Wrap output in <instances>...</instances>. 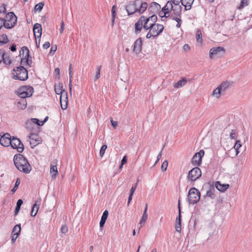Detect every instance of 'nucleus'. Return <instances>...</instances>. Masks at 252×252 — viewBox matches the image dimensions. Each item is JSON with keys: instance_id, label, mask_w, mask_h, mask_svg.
Here are the masks:
<instances>
[{"instance_id": "1", "label": "nucleus", "mask_w": 252, "mask_h": 252, "mask_svg": "<svg viewBox=\"0 0 252 252\" xmlns=\"http://www.w3.org/2000/svg\"><path fill=\"white\" fill-rule=\"evenodd\" d=\"M23 55L25 53V55L21 60V64L18 67H14L12 71V78L14 80H19L20 81H26L28 78V70L24 67V65H28L31 66L32 63V57L30 56V51L29 49L23 46L21 49Z\"/></svg>"}, {"instance_id": "2", "label": "nucleus", "mask_w": 252, "mask_h": 252, "mask_svg": "<svg viewBox=\"0 0 252 252\" xmlns=\"http://www.w3.org/2000/svg\"><path fill=\"white\" fill-rule=\"evenodd\" d=\"M157 19L158 17L155 14L152 15L147 17L146 21L144 24V30L146 31L150 30L155 37L159 35L164 30V26L162 25L156 24Z\"/></svg>"}, {"instance_id": "3", "label": "nucleus", "mask_w": 252, "mask_h": 252, "mask_svg": "<svg viewBox=\"0 0 252 252\" xmlns=\"http://www.w3.org/2000/svg\"><path fill=\"white\" fill-rule=\"evenodd\" d=\"M13 161L16 168L25 173H29L32 170V166L26 158L20 154L14 156Z\"/></svg>"}, {"instance_id": "4", "label": "nucleus", "mask_w": 252, "mask_h": 252, "mask_svg": "<svg viewBox=\"0 0 252 252\" xmlns=\"http://www.w3.org/2000/svg\"><path fill=\"white\" fill-rule=\"evenodd\" d=\"M147 7V2H142L141 0H135L134 1H130L126 9L128 15H132L137 12L139 14L143 13Z\"/></svg>"}, {"instance_id": "5", "label": "nucleus", "mask_w": 252, "mask_h": 252, "mask_svg": "<svg viewBox=\"0 0 252 252\" xmlns=\"http://www.w3.org/2000/svg\"><path fill=\"white\" fill-rule=\"evenodd\" d=\"M232 84L230 81L222 82L212 93V95L215 96L217 98L220 97L221 94H223L225 92L230 88Z\"/></svg>"}, {"instance_id": "6", "label": "nucleus", "mask_w": 252, "mask_h": 252, "mask_svg": "<svg viewBox=\"0 0 252 252\" xmlns=\"http://www.w3.org/2000/svg\"><path fill=\"white\" fill-rule=\"evenodd\" d=\"M200 192L195 188H191L188 192V200L189 204L197 203L200 199Z\"/></svg>"}, {"instance_id": "7", "label": "nucleus", "mask_w": 252, "mask_h": 252, "mask_svg": "<svg viewBox=\"0 0 252 252\" xmlns=\"http://www.w3.org/2000/svg\"><path fill=\"white\" fill-rule=\"evenodd\" d=\"M16 93L19 97L26 98L32 95L33 88L30 86H23L20 87Z\"/></svg>"}, {"instance_id": "8", "label": "nucleus", "mask_w": 252, "mask_h": 252, "mask_svg": "<svg viewBox=\"0 0 252 252\" xmlns=\"http://www.w3.org/2000/svg\"><path fill=\"white\" fill-rule=\"evenodd\" d=\"M17 18L13 12H10L6 14L5 19H4L6 24L5 28L10 29L14 27L17 23Z\"/></svg>"}, {"instance_id": "9", "label": "nucleus", "mask_w": 252, "mask_h": 252, "mask_svg": "<svg viewBox=\"0 0 252 252\" xmlns=\"http://www.w3.org/2000/svg\"><path fill=\"white\" fill-rule=\"evenodd\" d=\"M201 176V171L199 168L195 167L189 171L188 178L193 182L196 181Z\"/></svg>"}, {"instance_id": "10", "label": "nucleus", "mask_w": 252, "mask_h": 252, "mask_svg": "<svg viewBox=\"0 0 252 252\" xmlns=\"http://www.w3.org/2000/svg\"><path fill=\"white\" fill-rule=\"evenodd\" d=\"M10 146L13 149H16L19 153H22L24 149V145L22 142L15 137H11Z\"/></svg>"}, {"instance_id": "11", "label": "nucleus", "mask_w": 252, "mask_h": 252, "mask_svg": "<svg viewBox=\"0 0 252 252\" xmlns=\"http://www.w3.org/2000/svg\"><path fill=\"white\" fill-rule=\"evenodd\" d=\"M147 17L142 16L138 19V21L135 24V33L139 34L142 28L144 29V24L146 21Z\"/></svg>"}, {"instance_id": "12", "label": "nucleus", "mask_w": 252, "mask_h": 252, "mask_svg": "<svg viewBox=\"0 0 252 252\" xmlns=\"http://www.w3.org/2000/svg\"><path fill=\"white\" fill-rule=\"evenodd\" d=\"M204 155V151L203 150H200L199 152H197L194 154L192 159L191 163L193 165H199L202 161V157Z\"/></svg>"}, {"instance_id": "13", "label": "nucleus", "mask_w": 252, "mask_h": 252, "mask_svg": "<svg viewBox=\"0 0 252 252\" xmlns=\"http://www.w3.org/2000/svg\"><path fill=\"white\" fill-rule=\"evenodd\" d=\"M225 50L223 47H213L211 49L209 52V56L211 59H213L214 56L220 57L222 56V53H224Z\"/></svg>"}, {"instance_id": "14", "label": "nucleus", "mask_w": 252, "mask_h": 252, "mask_svg": "<svg viewBox=\"0 0 252 252\" xmlns=\"http://www.w3.org/2000/svg\"><path fill=\"white\" fill-rule=\"evenodd\" d=\"M11 136L10 134L6 133L2 136L0 139V144L4 147H8L10 145Z\"/></svg>"}, {"instance_id": "15", "label": "nucleus", "mask_w": 252, "mask_h": 252, "mask_svg": "<svg viewBox=\"0 0 252 252\" xmlns=\"http://www.w3.org/2000/svg\"><path fill=\"white\" fill-rule=\"evenodd\" d=\"M39 122V120L36 118H32L27 121L25 123V127L26 129L32 131L36 126L35 124Z\"/></svg>"}, {"instance_id": "16", "label": "nucleus", "mask_w": 252, "mask_h": 252, "mask_svg": "<svg viewBox=\"0 0 252 252\" xmlns=\"http://www.w3.org/2000/svg\"><path fill=\"white\" fill-rule=\"evenodd\" d=\"M67 92H63V94H62L60 96V103L61 108L63 110H65L67 107Z\"/></svg>"}, {"instance_id": "17", "label": "nucleus", "mask_w": 252, "mask_h": 252, "mask_svg": "<svg viewBox=\"0 0 252 252\" xmlns=\"http://www.w3.org/2000/svg\"><path fill=\"white\" fill-rule=\"evenodd\" d=\"M142 40L141 37H139L134 42L133 51L136 54H138L142 49Z\"/></svg>"}, {"instance_id": "18", "label": "nucleus", "mask_w": 252, "mask_h": 252, "mask_svg": "<svg viewBox=\"0 0 252 252\" xmlns=\"http://www.w3.org/2000/svg\"><path fill=\"white\" fill-rule=\"evenodd\" d=\"M58 160L55 159L52 160L50 164V173L52 174V178H56L57 174L58 173V170L57 165Z\"/></svg>"}, {"instance_id": "19", "label": "nucleus", "mask_w": 252, "mask_h": 252, "mask_svg": "<svg viewBox=\"0 0 252 252\" xmlns=\"http://www.w3.org/2000/svg\"><path fill=\"white\" fill-rule=\"evenodd\" d=\"M33 31L35 38H41L42 34V27L40 24L36 23L34 25Z\"/></svg>"}, {"instance_id": "20", "label": "nucleus", "mask_w": 252, "mask_h": 252, "mask_svg": "<svg viewBox=\"0 0 252 252\" xmlns=\"http://www.w3.org/2000/svg\"><path fill=\"white\" fill-rule=\"evenodd\" d=\"M160 8V5L156 2L151 3L150 6L148 8V11L150 14L152 15L155 14Z\"/></svg>"}, {"instance_id": "21", "label": "nucleus", "mask_w": 252, "mask_h": 252, "mask_svg": "<svg viewBox=\"0 0 252 252\" xmlns=\"http://www.w3.org/2000/svg\"><path fill=\"white\" fill-rule=\"evenodd\" d=\"M16 104L18 108L21 110L25 109L27 107V100L26 98H21L16 100Z\"/></svg>"}, {"instance_id": "22", "label": "nucleus", "mask_w": 252, "mask_h": 252, "mask_svg": "<svg viewBox=\"0 0 252 252\" xmlns=\"http://www.w3.org/2000/svg\"><path fill=\"white\" fill-rule=\"evenodd\" d=\"M182 4L185 6L186 10H189L191 9V5L194 0H180Z\"/></svg>"}, {"instance_id": "23", "label": "nucleus", "mask_w": 252, "mask_h": 252, "mask_svg": "<svg viewBox=\"0 0 252 252\" xmlns=\"http://www.w3.org/2000/svg\"><path fill=\"white\" fill-rule=\"evenodd\" d=\"M108 211L107 210L104 211L101 218V220L99 222V226L100 228H102L106 222L107 218L108 216Z\"/></svg>"}, {"instance_id": "24", "label": "nucleus", "mask_w": 252, "mask_h": 252, "mask_svg": "<svg viewBox=\"0 0 252 252\" xmlns=\"http://www.w3.org/2000/svg\"><path fill=\"white\" fill-rule=\"evenodd\" d=\"M39 205L40 202L38 201H36L35 203L33 204L31 213V215L32 217H34L36 216L39 209Z\"/></svg>"}, {"instance_id": "25", "label": "nucleus", "mask_w": 252, "mask_h": 252, "mask_svg": "<svg viewBox=\"0 0 252 252\" xmlns=\"http://www.w3.org/2000/svg\"><path fill=\"white\" fill-rule=\"evenodd\" d=\"M187 82V80L186 78L183 77L182 79L177 83H175L174 87L176 88H180L184 86Z\"/></svg>"}, {"instance_id": "26", "label": "nucleus", "mask_w": 252, "mask_h": 252, "mask_svg": "<svg viewBox=\"0 0 252 252\" xmlns=\"http://www.w3.org/2000/svg\"><path fill=\"white\" fill-rule=\"evenodd\" d=\"M21 230V228L20 224L15 225L12 229V235H16V237H18L20 235Z\"/></svg>"}, {"instance_id": "27", "label": "nucleus", "mask_w": 252, "mask_h": 252, "mask_svg": "<svg viewBox=\"0 0 252 252\" xmlns=\"http://www.w3.org/2000/svg\"><path fill=\"white\" fill-rule=\"evenodd\" d=\"M55 91L57 94H63V92H66L63 89V84L59 83L58 86H55Z\"/></svg>"}, {"instance_id": "28", "label": "nucleus", "mask_w": 252, "mask_h": 252, "mask_svg": "<svg viewBox=\"0 0 252 252\" xmlns=\"http://www.w3.org/2000/svg\"><path fill=\"white\" fill-rule=\"evenodd\" d=\"M215 189L214 188L210 189L208 190L206 194V197H209L211 199H215L216 195L215 194Z\"/></svg>"}, {"instance_id": "29", "label": "nucleus", "mask_w": 252, "mask_h": 252, "mask_svg": "<svg viewBox=\"0 0 252 252\" xmlns=\"http://www.w3.org/2000/svg\"><path fill=\"white\" fill-rule=\"evenodd\" d=\"M172 10L176 16H180L181 14L182 7L180 5L175 6V7L172 9Z\"/></svg>"}, {"instance_id": "30", "label": "nucleus", "mask_w": 252, "mask_h": 252, "mask_svg": "<svg viewBox=\"0 0 252 252\" xmlns=\"http://www.w3.org/2000/svg\"><path fill=\"white\" fill-rule=\"evenodd\" d=\"M23 200L21 199H19L16 203V206L15 210V213L14 215L15 216L17 215L18 213L19 212V211L20 210L21 206L22 204H23Z\"/></svg>"}, {"instance_id": "31", "label": "nucleus", "mask_w": 252, "mask_h": 252, "mask_svg": "<svg viewBox=\"0 0 252 252\" xmlns=\"http://www.w3.org/2000/svg\"><path fill=\"white\" fill-rule=\"evenodd\" d=\"M9 41L6 34H2L0 35V45L7 43Z\"/></svg>"}, {"instance_id": "32", "label": "nucleus", "mask_w": 252, "mask_h": 252, "mask_svg": "<svg viewBox=\"0 0 252 252\" xmlns=\"http://www.w3.org/2000/svg\"><path fill=\"white\" fill-rule=\"evenodd\" d=\"M196 41L199 43H201L202 42V32L201 30H197L196 32Z\"/></svg>"}, {"instance_id": "33", "label": "nucleus", "mask_w": 252, "mask_h": 252, "mask_svg": "<svg viewBox=\"0 0 252 252\" xmlns=\"http://www.w3.org/2000/svg\"><path fill=\"white\" fill-rule=\"evenodd\" d=\"M44 3L43 2H40L37 4H36L34 8V10L35 12L36 11H41L43 9Z\"/></svg>"}, {"instance_id": "34", "label": "nucleus", "mask_w": 252, "mask_h": 252, "mask_svg": "<svg viewBox=\"0 0 252 252\" xmlns=\"http://www.w3.org/2000/svg\"><path fill=\"white\" fill-rule=\"evenodd\" d=\"M173 2L171 1V0L168 1L166 4L162 8V10H165L166 9L168 10H172L173 8Z\"/></svg>"}, {"instance_id": "35", "label": "nucleus", "mask_w": 252, "mask_h": 252, "mask_svg": "<svg viewBox=\"0 0 252 252\" xmlns=\"http://www.w3.org/2000/svg\"><path fill=\"white\" fill-rule=\"evenodd\" d=\"M5 57H4L2 62L6 65H10L11 63V60L7 53H5Z\"/></svg>"}, {"instance_id": "36", "label": "nucleus", "mask_w": 252, "mask_h": 252, "mask_svg": "<svg viewBox=\"0 0 252 252\" xmlns=\"http://www.w3.org/2000/svg\"><path fill=\"white\" fill-rule=\"evenodd\" d=\"M218 184H219V182H217L216 183V187L219 190L221 191H225V190H226L228 188V187L229 186L228 184H226V185H223L222 188H219Z\"/></svg>"}, {"instance_id": "37", "label": "nucleus", "mask_w": 252, "mask_h": 252, "mask_svg": "<svg viewBox=\"0 0 252 252\" xmlns=\"http://www.w3.org/2000/svg\"><path fill=\"white\" fill-rule=\"evenodd\" d=\"M178 208L179 211V216L176 218V223H180L181 224V208H180V199L178 201Z\"/></svg>"}, {"instance_id": "38", "label": "nucleus", "mask_w": 252, "mask_h": 252, "mask_svg": "<svg viewBox=\"0 0 252 252\" xmlns=\"http://www.w3.org/2000/svg\"><path fill=\"white\" fill-rule=\"evenodd\" d=\"M242 145L241 144V142L240 140H237L236 143L234 146V148L236 150V155H238L239 153V149L241 147Z\"/></svg>"}, {"instance_id": "39", "label": "nucleus", "mask_w": 252, "mask_h": 252, "mask_svg": "<svg viewBox=\"0 0 252 252\" xmlns=\"http://www.w3.org/2000/svg\"><path fill=\"white\" fill-rule=\"evenodd\" d=\"M148 219V214L146 212H143V214L142 216V217L140 219V222L139 223V224H141L142 223H145Z\"/></svg>"}, {"instance_id": "40", "label": "nucleus", "mask_w": 252, "mask_h": 252, "mask_svg": "<svg viewBox=\"0 0 252 252\" xmlns=\"http://www.w3.org/2000/svg\"><path fill=\"white\" fill-rule=\"evenodd\" d=\"M20 184V180L19 178H17L16 181L15 186H14V188L12 189L11 190V192H12V193H14L16 191Z\"/></svg>"}, {"instance_id": "41", "label": "nucleus", "mask_w": 252, "mask_h": 252, "mask_svg": "<svg viewBox=\"0 0 252 252\" xmlns=\"http://www.w3.org/2000/svg\"><path fill=\"white\" fill-rule=\"evenodd\" d=\"M107 148V146L106 145H103L101 146L99 152V155L101 157H102L103 156Z\"/></svg>"}, {"instance_id": "42", "label": "nucleus", "mask_w": 252, "mask_h": 252, "mask_svg": "<svg viewBox=\"0 0 252 252\" xmlns=\"http://www.w3.org/2000/svg\"><path fill=\"white\" fill-rule=\"evenodd\" d=\"M248 4L249 3L248 0H242V1H241L240 5L239 6V9H241L243 8L245 6H247Z\"/></svg>"}, {"instance_id": "43", "label": "nucleus", "mask_w": 252, "mask_h": 252, "mask_svg": "<svg viewBox=\"0 0 252 252\" xmlns=\"http://www.w3.org/2000/svg\"><path fill=\"white\" fill-rule=\"evenodd\" d=\"M69 90L70 92V93H71V90H72V70L69 71Z\"/></svg>"}, {"instance_id": "44", "label": "nucleus", "mask_w": 252, "mask_h": 252, "mask_svg": "<svg viewBox=\"0 0 252 252\" xmlns=\"http://www.w3.org/2000/svg\"><path fill=\"white\" fill-rule=\"evenodd\" d=\"M162 11L163 12V16H161V18H166L169 16L170 11H171L170 10L166 9L165 10H163L162 9Z\"/></svg>"}, {"instance_id": "45", "label": "nucleus", "mask_w": 252, "mask_h": 252, "mask_svg": "<svg viewBox=\"0 0 252 252\" xmlns=\"http://www.w3.org/2000/svg\"><path fill=\"white\" fill-rule=\"evenodd\" d=\"M138 182V180H137V182L135 184H134L132 185V186L130 190L129 194H133L135 189H136Z\"/></svg>"}, {"instance_id": "46", "label": "nucleus", "mask_w": 252, "mask_h": 252, "mask_svg": "<svg viewBox=\"0 0 252 252\" xmlns=\"http://www.w3.org/2000/svg\"><path fill=\"white\" fill-rule=\"evenodd\" d=\"M168 166V162L167 160H165L162 164L161 166V169L162 171H165L167 169V167Z\"/></svg>"}, {"instance_id": "47", "label": "nucleus", "mask_w": 252, "mask_h": 252, "mask_svg": "<svg viewBox=\"0 0 252 252\" xmlns=\"http://www.w3.org/2000/svg\"><path fill=\"white\" fill-rule=\"evenodd\" d=\"M37 137V135L35 134L31 133L30 135L29 136V138L31 140H35V142H37V143H36V144H37L39 143L38 140L36 139V138ZM35 144V143H34Z\"/></svg>"}, {"instance_id": "48", "label": "nucleus", "mask_w": 252, "mask_h": 252, "mask_svg": "<svg viewBox=\"0 0 252 252\" xmlns=\"http://www.w3.org/2000/svg\"><path fill=\"white\" fill-rule=\"evenodd\" d=\"M61 231L62 233L65 234L68 231V227L66 225H63L61 228Z\"/></svg>"}, {"instance_id": "49", "label": "nucleus", "mask_w": 252, "mask_h": 252, "mask_svg": "<svg viewBox=\"0 0 252 252\" xmlns=\"http://www.w3.org/2000/svg\"><path fill=\"white\" fill-rule=\"evenodd\" d=\"M111 12H112V23H113L114 22L115 18V16H116V14H115V5H113L112 6V9H111Z\"/></svg>"}, {"instance_id": "50", "label": "nucleus", "mask_w": 252, "mask_h": 252, "mask_svg": "<svg viewBox=\"0 0 252 252\" xmlns=\"http://www.w3.org/2000/svg\"><path fill=\"white\" fill-rule=\"evenodd\" d=\"M101 68V65L98 66L97 68V71L95 76V80L98 79L100 77V72Z\"/></svg>"}, {"instance_id": "51", "label": "nucleus", "mask_w": 252, "mask_h": 252, "mask_svg": "<svg viewBox=\"0 0 252 252\" xmlns=\"http://www.w3.org/2000/svg\"><path fill=\"white\" fill-rule=\"evenodd\" d=\"M57 49V45H53L51 47L50 53L51 55H53Z\"/></svg>"}, {"instance_id": "52", "label": "nucleus", "mask_w": 252, "mask_h": 252, "mask_svg": "<svg viewBox=\"0 0 252 252\" xmlns=\"http://www.w3.org/2000/svg\"><path fill=\"white\" fill-rule=\"evenodd\" d=\"M173 19L175 20L177 22V24L176 25V27L177 28H180V27H181V23L182 22L181 19H179V18H178L177 17H175V18L173 17Z\"/></svg>"}, {"instance_id": "53", "label": "nucleus", "mask_w": 252, "mask_h": 252, "mask_svg": "<svg viewBox=\"0 0 252 252\" xmlns=\"http://www.w3.org/2000/svg\"><path fill=\"white\" fill-rule=\"evenodd\" d=\"M4 57H5L4 51L2 50H0V63L3 61Z\"/></svg>"}, {"instance_id": "54", "label": "nucleus", "mask_w": 252, "mask_h": 252, "mask_svg": "<svg viewBox=\"0 0 252 252\" xmlns=\"http://www.w3.org/2000/svg\"><path fill=\"white\" fill-rule=\"evenodd\" d=\"M55 73L56 74V77L59 78L60 75V68L59 67H57L55 69Z\"/></svg>"}, {"instance_id": "55", "label": "nucleus", "mask_w": 252, "mask_h": 252, "mask_svg": "<svg viewBox=\"0 0 252 252\" xmlns=\"http://www.w3.org/2000/svg\"><path fill=\"white\" fill-rule=\"evenodd\" d=\"M175 228H176V230L177 232H180L181 231V224H180V223L176 224Z\"/></svg>"}, {"instance_id": "56", "label": "nucleus", "mask_w": 252, "mask_h": 252, "mask_svg": "<svg viewBox=\"0 0 252 252\" xmlns=\"http://www.w3.org/2000/svg\"><path fill=\"white\" fill-rule=\"evenodd\" d=\"M235 131L234 130L232 129L231 130V132L230 133V138L231 139H235Z\"/></svg>"}, {"instance_id": "57", "label": "nucleus", "mask_w": 252, "mask_h": 252, "mask_svg": "<svg viewBox=\"0 0 252 252\" xmlns=\"http://www.w3.org/2000/svg\"><path fill=\"white\" fill-rule=\"evenodd\" d=\"M111 123L112 126L115 128L118 126V123L116 121H114L113 120L112 118L110 119Z\"/></svg>"}, {"instance_id": "58", "label": "nucleus", "mask_w": 252, "mask_h": 252, "mask_svg": "<svg viewBox=\"0 0 252 252\" xmlns=\"http://www.w3.org/2000/svg\"><path fill=\"white\" fill-rule=\"evenodd\" d=\"M50 46V42L48 41L45 42L43 45V47L44 49H48Z\"/></svg>"}, {"instance_id": "59", "label": "nucleus", "mask_w": 252, "mask_h": 252, "mask_svg": "<svg viewBox=\"0 0 252 252\" xmlns=\"http://www.w3.org/2000/svg\"><path fill=\"white\" fill-rule=\"evenodd\" d=\"M183 49L185 51H189L190 50V46L189 44H186L184 45Z\"/></svg>"}, {"instance_id": "60", "label": "nucleus", "mask_w": 252, "mask_h": 252, "mask_svg": "<svg viewBox=\"0 0 252 252\" xmlns=\"http://www.w3.org/2000/svg\"><path fill=\"white\" fill-rule=\"evenodd\" d=\"M152 36L155 37L152 32L149 30V32L147 33L146 35V38L147 39H149Z\"/></svg>"}, {"instance_id": "61", "label": "nucleus", "mask_w": 252, "mask_h": 252, "mask_svg": "<svg viewBox=\"0 0 252 252\" xmlns=\"http://www.w3.org/2000/svg\"><path fill=\"white\" fill-rule=\"evenodd\" d=\"M171 0L173 2V3L175 5V6L180 5L179 3H180V2H181L180 0Z\"/></svg>"}, {"instance_id": "62", "label": "nucleus", "mask_w": 252, "mask_h": 252, "mask_svg": "<svg viewBox=\"0 0 252 252\" xmlns=\"http://www.w3.org/2000/svg\"><path fill=\"white\" fill-rule=\"evenodd\" d=\"M127 162V158H126V156H125L122 159V161H121V163H122V165H124L125 164V163H126Z\"/></svg>"}, {"instance_id": "63", "label": "nucleus", "mask_w": 252, "mask_h": 252, "mask_svg": "<svg viewBox=\"0 0 252 252\" xmlns=\"http://www.w3.org/2000/svg\"><path fill=\"white\" fill-rule=\"evenodd\" d=\"M64 23H63V22H62L61 28L60 29V33H62L63 32V31L64 30Z\"/></svg>"}, {"instance_id": "64", "label": "nucleus", "mask_w": 252, "mask_h": 252, "mask_svg": "<svg viewBox=\"0 0 252 252\" xmlns=\"http://www.w3.org/2000/svg\"><path fill=\"white\" fill-rule=\"evenodd\" d=\"M40 38H37L35 40L36 45L37 48H39L40 46Z\"/></svg>"}]
</instances>
